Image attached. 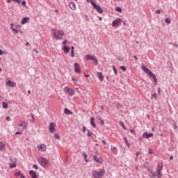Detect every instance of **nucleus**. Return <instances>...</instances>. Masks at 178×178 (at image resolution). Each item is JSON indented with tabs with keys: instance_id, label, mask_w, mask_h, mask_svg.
I'll return each mask as SVG.
<instances>
[{
	"instance_id": "14",
	"label": "nucleus",
	"mask_w": 178,
	"mask_h": 178,
	"mask_svg": "<svg viewBox=\"0 0 178 178\" xmlns=\"http://www.w3.org/2000/svg\"><path fill=\"white\" fill-rule=\"evenodd\" d=\"M6 86L8 87H16V82H13L10 79H7Z\"/></svg>"
},
{
	"instance_id": "59",
	"label": "nucleus",
	"mask_w": 178,
	"mask_h": 178,
	"mask_svg": "<svg viewBox=\"0 0 178 178\" xmlns=\"http://www.w3.org/2000/svg\"><path fill=\"white\" fill-rule=\"evenodd\" d=\"M72 81H77V79L72 78Z\"/></svg>"
},
{
	"instance_id": "2",
	"label": "nucleus",
	"mask_w": 178,
	"mask_h": 178,
	"mask_svg": "<svg viewBox=\"0 0 178 178\" xmlns=\"http://www.w3.org/2000/svg\"><path fill=\"white\" fill-rule=\"evenodd\" d=\"M142 70H143V72H145V73H146V74H147L148 76L152 77V79H153L155 84H156V83L158 82V80L156 79V76H155V74H154L151 72V70H149V69H148V67H147L145 65H143L142 67Z\"/></svg>"
},
{
	"instance_id": "40",
	"label": "nucleus",
	"mask_w": 178,
	"mask_h": 178,
	"mask_svg": "<svg viewBox=\"0 0 178 178\" xmlns=\"http://www.w3.org/2000/svg\"><path fill=\"white\" fill-rule=\"evenodd\" d=\"M151 175H152V176L153 177H155L156 176V173L154 172H151Z\"/></svg>"
},
{
	"instance_id": "31",
	"label": "nucleus",
	"mask_w": 178,
	"mask_h": 178,
	"mask_svg": "<svg viewBox=\"0 0 178 178\" xmlns=\"http://www.w3.org/2000/svg\"><path fill=\"white\" fill-rule=\"evenodd\" d=\"M113 70L114 74L115 75H117L118 74V70H116V67H115V65H113Z\"/></svg>"
},
{
	"instance_id": "28",
	"label": "nucleus",
	"mask_w": 178,
	"mask_h": 178,
	"mask_svg": "<svg viewBox=\"0 0 178 178\" xmlns=\"http://www.w3.org/2000/svg\"><path fill=\"white\" fill-rule=\"evenodd\" d=\"M87 136L88 137H92V136H94V134H92L90 131H88Z\"/></svg>"
},
{
	"instance_id": "6",
	"label": "nucleus",
	"mask_w": 178,
	"mask_h": 178,
	"mask_svg": "<svg viewBox=\"0 0 178 178\" xmlns=\"http://www.w3.org/2000/svg\"><path fill=\"white\" fill-rule=\"evenodd\" d=\"M64 90H65V92H67V94L70 95V97H73V95H74V94H75L74 90H73L67 86H65Z\"/></svg>"
},
{
	"instance_id": "47",
	"label": "nucleus",
	"mask_w": 178,
	"mask_h": 178,
	"mask_svg": "<svg viewBox=\"0 0 178 178\" xmlns=\"http://www.w3.org/2000/svg\"><path fill=\"white\" fill-rule=\"evenodd\" d=\"M15 134H16L17 136H19V135L22 134V132H20V131H17V132H15Z\"/></svg>"
},
{
	"instance_id": "41",
	"label": "nucleus",
	"mask_w": 178,
	"mask_h": 178,
	"mask_svg": "<svg viewBox=\"0 0 178 178\" xmlns=\"http://www.w3.org/2000/svg\"><path fill=\"white\" fill-rule=\"evenodd\" d=\"M83 156H84V158H85L86 162H88V160H87V154H83Z\"/></svg>"
},
{
	"instance_id": "24",
	"label": "nucleus",
	"mask_w": 178,
	"mask_h": 178,
	"mask_svg": "<svg viewBox=\"0 0 178 178\" xmlns=\"http://www.w3.org/2000/svg\"><path fill=\"white\" fill-rule=\"evenodd\" d=\"M97 119L100 120V124H102V126L105 125V122L102 119H101V117H98Z\"/></svg>"
},
{
	"instance_id": "19",
	"label": "nucleus",
	"mask_w": 178,
	"mask_h": 178,
	"mask_svg": "<svg viewBox=\"0 0 178 178\" xmlns=\"http://www.w3.org/2000/svg\"><path fill=\"white\" fill-rule=\"evenodd\" d=\"M29 20H30V18L26 17L22 20L21 23L22 24H26V23H29Z\"/></svg>"
},
{
	"instance_id": "56",
	"label": "nucleus",
	"mask_w": 178,
	"mask_h": 178,
	"mask_svg": "<svg viewBox=\"0 0 178 178\" xmlns=\"http://www.w3.org/2000/svg\"><path fill=\"white\" fill-rule=\"evenodd\" d=\"M71 51H74V47L73 46L71 47Z\"/></svg>"
},
{
	"instance_id": "58",
	"label": "nucleus",
	"mask_w": 178,
	"mask_h": 178,
	"mask_svg": "<svg viewBox=\"0 0 178 178\" xmlns=\"http://www.w3.org/2000/svg\"><path fill=\"white\" fill-rule=\"evenodd\" d=\"M170 161H172V159H173V156H170Z\"/></svg>"
},
{
	"instance_id": "16",
	"label": "nucleus",
	"mask_w": 178,
	"mask_h": 178,
	"mask_svg": "<svg viewBox=\"0 0 178 178\" xmlns=\"http://www.w3.org/2000/svg\"><path fill=\"white\" fill-rule=\"evenodd\" d=\"M143 138H151V137H154V134H148V132H145L142 135Z\"/></svg>"
},
{
	"instance_id": "39",
	"label": "nucleus",
	"mask_w": 178,
	"mask_h": 178,
	"mask_svg": "<svg viewBox=\"0 0 178 178\" xmlns=\"http://www.w3.org/2000/svg\"><path fill=\"white\" fill-rule=\"evenodd\" d=\"M152 97L154 98L155 99H157L158 97H156V93H154L152 95Z\"/></svg>"
},
{
	"instance_id": "22",
	"label": "nucleus",
	"mask_w": 178,
	"mask_h": 178,
	"mask_svg": "<svg viewBox=\"0 0 178 178\" xmlns=\"http://www.w3.org/2000/svg\"><path fill=\"white\" fill-rule=\"evenodd\" d=\"M90 124L95 129L97 127V125L95 124V122H94V118H90Z\"/></svg>"
},
{
	"instance_id": "33",
	"label": "nucleus",
	"mask_w": 178,
	"mask_h": 178,
	"mask_svg": "<svg viewBox=\"0 0 178 178\" xmlns=\"http://www.w3.org/2000/svg\"><path fill=\"white\" fill-rule=\"evenodd\" d=\"M165 23H167V24H170V23H171V21L169 18H166L165 19Z\"/></svg>"
},
{
	"instance_id": "11",
	"label": "nucleus",
	"mask_w": 178,
	"mask_h": 178,
	"mask_svg": "<svg viewBox=\"0 0 178 178\" xmlns=\"http://www.w3.org/2000/svg\"><path fill=\"white\" fill-rule=\"evenodd\" d=\"M122 24V19H116L112 22L113 27H119Z\"/></svg>"
},
{
	"instance_id": "63",
	"label": "nucleus",
	"mask_w": 178,
	"mask_h": 178,
	"mask_svg": "<svg viewBox=\"0 0 178 178\" xmlns=\"http://www.w3.org/2000/svg\"><path fill=\"white\" fill-rule=\"evenodd\" d=\"M85 76L88 78L90 77V75L85 74Z\"/></svg>"
},
{
	"instance_id": "15",
	"label": "nucleus",
	"mask_w": 178,
	"mask_h": 178,
	"mask_svg": "<svg viewBox=\"0 0 178 178\" xmlns=\"http://www.w3.org/2000/svg\"><path fill=\"white\" fill-rule=\"evenodd\" d=\"M39 151H42L43 152L47 151V146L44 144H40L37 146Z\"/></svg>"
},
{
	"instance_id": "8",
	"label": "nucleus",
	"mask_w": 178,
	"mask_h": 178,
	"mask_svg": "<svg viewBox=\"0 0 178 178\" xmlns=\"http://www.w3.org/2000/svg\"><path fill=\"white\" fill-rule=\"evenodd\" d=\"M90 3L93 6V8H95V9L97 10V11L99 13H102V12H103L102 8L101 7H99L98 5H97V3H95V2L90 1Z\"/></svg>"
},
{
	"instance_id": "44",
	"label": "nucleus",
	"mask_w": 178,
	"mask_h": 178,
	"mask_svg": "<svg viewBox=\"0 0 178 178\" xmlns=\"http://www.w3.org/2000/svg\"><path fill=\"white\" fill-rule=\"evenodd\" d=\"M93 159L96 162L97 160L98 159V157L97 156H93Z\"/></svg>"
},
{
	"instance_id": "29",
	"label": "nucleus",
	"mask_w": 178,
	"mask_h": 178,
	"mask_svg": "<svg viewBox=\"0 0 178 178\" xmlns=\"http://www.w3.org/2000/svg\"><path fill=\"white\" fill-rule=\"evenodd\" d=\"M124 140L125 141V144H127V146L130 147V143H129V140H127V138H124Z\"/></svg>"
},
{
	"instance_id": "5",
	"label": "nucleus",
	"mask_w": 178,
	"mask_h": 178,
	"mask_svg": "<svg viewBox=\"0 0 178 178\" xmlns=\"http://www.w3.org/2000/svg\"><path fill=\"white\" fill-rule=\"evenodd\" d=\"M86 60H93V63L95 65H98V60L94 56L86 55Z\"/></svg>"
},
{
	"instance_id": "9",
	"label": "nucleus",
	"mask_w": 178,
	"mask_h": 178,
	"mask_svg": "<svg viewBox=\"0 0 178 178\" xmlns=\"http://www.w3.org/2000/svg\"><path fill=\"white\" fill-rule=\"evenodd\" d=\"M163 168V164L161 163H159L157 166V170H156L157 177L159 178H161V176H162V175L161 174V170H162Z\"/></svg>"
},
{
	"instance_id": "10",
	"label": "nucleus",
	"mask_w": 178,
	"mask_h": 178,
	"mask_svg": "<svg viewBox=\"0 0 178 178\" xmlns=\"http://www.w3.org/2000/svg\"><path fill=\"white\" fill-rule=\"evenodd\" d=\"M56 127V124L55 122H50L49 127V131L50 133H55L56 131V129H55Z\"/></svg>"
},
{
	"instance_id": "55",
	"label": "nucleus",
	"mask_w": 178,
	"mask_h": 178,
	"mask_svg": "<svg viewBox=\"0 0 178 178\" xmlns=\"http://www.w3.org/2000/svg\"><path fill=\"white\" fill-rule=\"evenodd\" d=\"M134 59H136V60H138V58H137V56H134Z\"/></svg>"
},
{
	"instance_id": "12",
	"label": "nucleus",
	"mask_w": 178,
	"mask_h": 178,
	"mask_svg": "<svg viewBox=\"0 0 178 178\" xmlns=\"http://www.w3.org/2000/svg\"><path fill=\"white\" fill-rule=\"evenodd\" d=\"M74 72L78 74H80V73H81V69H80V65L79 63H76L74 65Z\"/></svg>"
},
{
	"instance_id": "45",
	"label": "nucleus",
	"mask_w": 178,
	"mask_h": 178,
	"mask_svg": "<svg viewBox=\"0 0 178 178\" xmlns=\"http://www.w3.org/2000/svg\"><path fill=\"white\" fill-rule=\"evenodd\" d=\"M82 131H83V133H86V127H83Z\"/></svg>"
},
{
	"instance_id": "51",
	"label": "nucleus",
	"mask_w": 178,
	"mask_h": 178,
	"mask_svg": "<svg viewBox=\"0 0 178 178\" xmlns=\"http://www.w3.org/2000/svg\"><path fill=\"white\" fill-rule=\"evenodd\" d=\"M156 13H157L158 15H161V10H156Z\"/></svg>"
},
{
	"instance_id": "53",
	"label": "nucleus",
	"mask_w": 178,
	"mask_h": 178,
	"mask_svg": "<svg viewBox=\"0 0 178 178\" xmlns=\"http://www.w3.org/2000/svg\"><path fill=\"white\" fill-rule=\"evenodd\" d=\"M138 155H140V152H136V158H138Z\"/></svg>"
},
{
	"instance_id": "30",
	"label": "nucleus",
	"mask_w": 178,
	"mask_h": 178,
	"mask_svg": "<svg viewBox=\"0 0 178 178\" xmlns=\"http://www.w3.org/2000/svg\"><path fill=\"white\" fill-rule=\"evenodd\" d=\"M64 113H65V115H68V113H72V112H70V111H69V109L65 108Z\"/></svg>"
},
{
	"instance_id": "42",
	"label": "nucleus",
	"mask_w": 178,
	"mask_h": 178,
	"mask_svg": "<svg viewBox=\"0 0 178 178\" xmlns=\"http://www.w3.org/2000/svg\"><path fill=\"white\" fill-rule=\"evenodd\" d=\"M33 168L35 169L36 170H38V165H33Z\"/></svg>"
},
{
	"instance_id": "26",
	"label": "nucleus",
	"mask_w": 178,
	"mask_h": 178,
	"mask_svg": "<svg viewBox=\"0 0 178 178\" xmlns=\"http://www.w3.org/2000/svg\"><path fill=\"white\" fill-rule=\"evenodd\" d=\"M2 105H3V108L4 109H8V103H6V102H3V103H2Z\"/></svg>"
},
{
	"instance_id": "7",
	"label": "nucleus",
	"mask_w": 178,
	"mask_h": 178,
	"mask_svg": "<svg viewBox=\"0 0 178 178\" xmlns=\"http://www.w3.org/2000/svg\"><path fill=\"white\" fill-rule=\"evenodd\" d=\"M26 129H27V122L24 121H22L21 122H19V124H18V129L23 131Z\"/></svg>"
},
{
	"instance_id": "64",
	"label": "nucleus",
	"mask_w": 178,
	"mask_h": 178,
	"mask_svg": "<svg viewBox=\"0 0 178 178\" xmlns=\"http://www.w3.org/2000/svg\"><path fill=\"white\" fill-rule=\"evenodd\" d=\"M6 119L9 121V117H6Z\"/></svg>"
},
{
	"instance_id": "3",
	"label": "nucleus",
	"mask_w": 178,
	"mask_h": 178,
	"mask_svg": "<svg viewBox=\"0 0 178 178\" xmlns=\"http://www.w3.org/2000/svg\"><path fill=\"white\" fill-rule=\"evenodd\" d=\"M53 36L55 40H62V36L63 35L64 33L63 31H56V29H53Z\"/></svg>"
},
{
	"instance_id": "4",
	"label": "nucleus",
	"mask_w": 178,
	"mask_h": 178,
	"mask_svg": "<svg viewBox=\"0 0 178 178\" xmlns=\"http://www.w3.org/2000/svg\"><path fill=\"white\" fill-rule=\"evenodd\" d=\"M38 163L40 164L43 168H47L48 167L49 161L44 157H40L38 159Z\"/></svg>"
},
{
	"instance_id": "49",
	"label": "nucleus",
	"mask_w": 178,
	"mask_h": 178,
	"mask_svg": "<svg viewBox=\"0 0 178 178\" xmlns=\"http://www.w3.org/2000/svg\"><path fill=\"white\" fill-rule=\"evenodd\" d=\"M63 44H64V45H65L66 44H67V40H64L63 42Z\"/></svg>"
},
{
	"instance_id": "46",
	"label": "nucleus",
	"mask_w": 178,
	"mask_h": 178,
	"mask_svg": "<svg viewBox=\"0 0 178 178\" xmlns=\"http://www.w3.org/2000/svg\"><path fill=\"white\" fill-rule=\"evenodd\" d=\"M149 154H154V151H152L151 149H149Z\"/></svg>"
},
{
	"instance_id": "50",
	"label": "nucleus",
	"mask_w": 178,
	"mask_h": 178,
	"mask_svg": "<svg viewBox=\"0 0 178 178\" xmlns=\"http://www.w3.org/2000/svg\"><path fill=\"white\" fill-rule=\"evenodd\" d=\"M5 54L2 49H0V55H3Z\"/></svg>"
},
{
	"instance_id": "54",
	"label": "nucleus",
	"mask_w": 178,
	"mask_h": 178,
	"mask_svg": "<svg viewBox=\"0 0 178 178\" xmlns=\"http://www.w3.org/2000/svg\"><path fill=\"white\" fill-rule=\"evenodd\" d=\"M25 45H26V47H29V45H30V43H29V42H26V43L25 44Z\"/></svg>"
},
{
	"instance_id": "18",
	"label": "nucleus",
	"mask_w": 178,
	"mask_h": 178,
	"mask_svg": "<svg viewBox=\"0 0 178 178\" xmlns=\"http://www.w3.org/2000/svg\"><path fill=\"white\" fill-rule=\"evenodd\" d=\"M97 78L100 81H104V76H102V73L101 72H97Z\"/></svg>"
},
{
	"instance_id": "38",
	"label": "nucleus",
	"mask_w": 178,
	"mask_h": 178,
	"mask_svg": "<svg viewBox=\"0 0 178 178\" xmlns=\"http://www.w3.org/2000/svg\"><path fill=\"white\" fill-rule=\"evenodd\" d=\"M120 126H122L124 130H126V127H124V124L123 122L120 123Z\"/></svg>"
},
{
	"instance_id": "27",
	"label": "nucleus",
	"mask_w": 178,
	"mask_h": 178,
	"mask_svg": "<svg viewBox=\"0 0 178 178\" xmlns=\"http://www.w3.org/2000/svg\"><path fill=\"white\" fill-rule=\"evenodd\" d=\"M54 138H56V140H60V136H59V134H55L54 136Z\"/></svg>"
},
{
	"instance_id": "48",
	"label": "nucleus",
	"mask_w": 178,
	"mask_h": 178,
	"mask_svg": "<svg viewBox=\"0 0 178 178\" xmlns=\"http://www.w3.org/2000/svg\"><path fill=\"white\" fill-rule=\"evenodd\" d=\"M158 94L159 95H161V88H158Z\"/></svg>"
},
{
	"instance_id": "23",
	"label": "nucleus",
	"mask_w": 178,
	"mask_h": 178,
	"mask_svg": "<svg viewBox=\"0 0 178 178\" xmlns=\"http://www.w3.org/2000/svg\"><path fill=\"white\" fill-rule=\"evenodd\" d=\"M17 2L20 5H22V6L26 7V1H17Z\"/></svg>"
},
{
	"instance_id": "34",
	"label": "nucleus",
	"mask_w": 178,
	"mask_h": 178,
	"mask_svg": "<svg viewBox=\"0 0 178 178\" xmlns=\"http://www.w3.org/2000/svg\"><path fill=\"white\" fill-rule=\"evenodd\" d=\"M115 10L120 13H122V8H120V7H116Z\"/></svg>"
},
{
	"instance_id": "57",
	"label": "nucleus",
	"mask_w": 178,
	"mask_h": 178,
	"mask_svg": "<svg viewBox=\"0 0 178 178\" xmlns=\"http://www.w3.org/2000/svg\"><path fill=\"white\" fill-rule=\"evenodd\" d=\"M20 178H26V176L21 175V177Z\"/></svg>"
},
{
	"instance_id": "61",
	"label": "nucleus",
	"mask_w": 178,
	"mask_h": 178,
	"mask_svg": "<svg viewBox=\"0 0 178 178\" xmlns=\"http://www.w3.org/2000/svg\"><path fill=\"white\" fill-rule=\"evenodd\" d=\"M102 143L104 145L106 144V142H105V140H102Z\"/></svg>"
},
{
	"instance_id": "62",
	"label": "nucleus",
	"mask_w": 178,
	"mask_h": 178,
	"mask_svg": "<svg viewBox=\"0 0 178 178\" xmlns=\"http://www.w3.org/2000/svg\"><path fill=\"white\" fill-rule=\"evenodd\" d=\"M147 166H148V163H146L145 164V167L147 168Z\"/></svg>"
},
{
	"instance_id": "17",
	"label": "nucleus",
	"mask_w": 178,
	"mask_h": 178,
	"mask_svg": "<svg viewBox=\"0 0 178 178\" xmlns=\"http://www.w3.org/2000/svg\"><path fill=\"white\" fill-rule=\"evenodd\" d=\"M63 51L65 52V54H69V52H70V47H67V45H65L63 47Z\"/></svg>"
},
{
	"instance_id": "60",
	"label": "nucleus",
	"mask_w": 178,
	"mask_h": 178,
	"mask_svg": "<svg viewBox=\"0 0 178 178\" xmlns=\"http://www.w3.org/2000/svg\"><path fill=\"white\" fill-rule=\"evenodd\" d=\"M135 169H136V170H138V167L137 165H136Z\"/></svg>"
},
{
	"instance_id": "20",
	"label": "nucleus",
	"mask_w": 178,
	"mask_h": 178,
	"mask_svg": "<svg viewBox=\"0 0 178 178\" xmlns=\"http://www.w3.org/2000/svg\"><path fill=\"white\" fill-rule=\"evenodd\" d=\"M70 9H72V10H76V4H74L73 3V1H72L70 3Z\"/></svg>"
},
{
	"instance_id": "43",
	"label": "nucleus",
	"mask_w": 178,
	"mask_h": 178,
	"mask_svg": "<svg viewBox=\"0 0 178 178\" xmlns=\"http://www.w3.org/2000/svg\"><path fill=\"white\" fill-rule=\"evenodd\" d=\"M31 118H32V123H34L35 122V120L34 119V115H32Z\"/></svg>"
},
{
	"instance_id": "52",
	"label": "nucleus",
	"mask_w": 178,
	"mask_h": 178,
	"mask_svg": "<svg viewBox=\"0 0 178 178\" xmlns=\"http://www.w3.org/2000/svg\"><path fill=\"white\" fill-rule=\"evenodd\" d=\"M130 132L132 133V134H134L136 133V131H135L134 130H133V129H131V130H130Z\"/></svg>"
},
{
	"instance_id": "35",
	"label": "nucleus",
	"mask_w": 178,
	"mask_h": 178,
	"mask_svg": "<svg viewBox=\"0 0 178 178\" xmlns=\"http://www.w3.org/2000/svg\"><path fill=\"white\" fill-rule=\"evenodd\" d=\"M13 168H16V163L10 164V168L13 169Z\"/></svg>"
},
{
	"instance_id": "13",
	"label": "nucleus",
	"mask_w": 178,
	"mask_h": 178,
	"mask_svg": "<svg viewBox=\"0 0 178 178\" xmlns=\"http://www.w3.org/2000/svg\"><path fill=\"white\" fill-rule=\"evenodd\" d=\"M10 26H11V30H13L14 34H17V33H19V31H17V29H20V26H19V25L16 26L13 24H11Z\"/></svg>"
},
{
	"instance_id": "36",
	"label": "nucleus",
	"mask_w": 178,
	"mask_h": 178,
	"mask_svg": "<svg viewBox=\"0 0 178 178\" xmlns=\"http://www.w3.org/2000/svg\"><path fill=\"white\" fill-rule=\"evenodd\" d=\"M15 177H17L18 176H22V174L20 173V172H17L15 173Z\"/></svg>"
},
{
	"instance_id": "21",
	"label": "nucleus",
	"mask_w": 178,
	"mask_h": 178,
	"mask_svg": "<svg viewBox=\"0 0 178 178\" xmlns=\"http://www.w3.org/2000/svg\"><path fill=\"white\" fill-rule=\"evenodd\" d=\"M5 149H6V147H5V144H3L2 142H0V150L5 151Z\"/></svg>"
},
{
	"instance_id": "32",
	"label": "nucleus",
	"mask_w": 178,
	"mask_h": 178,
	"mask_svg": "<svg viewBox=\"0 0 178 178\" xmlns=\"http://www.w3.org/2000/svg\"><path fill=\"white\" fill-rule=\"evenodd\" d=\"M120 69H121V70H122V72H126V70H127L126 67H124L123 65L120 66Z\"/></svg>"
},
{
	"instance_id": "37",
	"label": "nucleus",
	"mask_w": 178,
	"mask_h": 178,
	"mask_svg": "<svg viewBox=\"0 0 178 178\" xmlns=\"http://www.w3.org/2000/svg\"><path fill=\"white\" fill-rule=\"evenodd\" d=\"M71 56L72 58H74V50H71Z\"/></svg>"
},
{
	"instance_id": "1",
	"label": "nucleus",
	"mask_w": 178,
	"mask_h": 178,
	"mask_svg": "<svg viewBox=\"0 0 178 178\" xmlns=\"http://www.w3.org/2000/svg\"><path fill=\"white\" fill-rule=\"evenodd\" d=\"M105 173H106V171H105V170H95L92 172V176L94 178H102L105 175Z\"/></svg>"
},
{
	"instance_id": "25",
	"label": "nucleus",
	"mask_w": 178,
	"mask_h": 178,
	"mask_svg": "<svg viewBox=\"0 0 178 178\" xmlns=\"http://www.w3.org/2000/svg\"><path fill=\"white\" fill-rule=\"evenodd\" d=\"M96 162H97V163H102V162H103L102 158L99 157V158L96 160Z\"/></svg>"
}]
</instances>
